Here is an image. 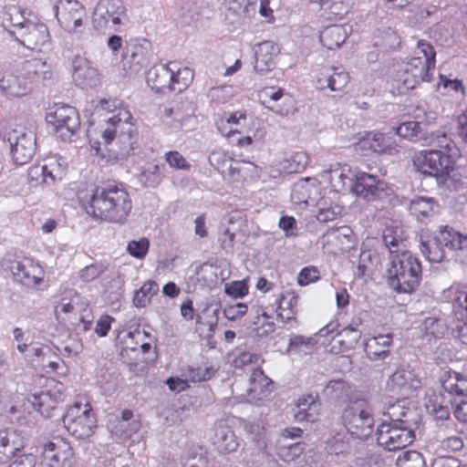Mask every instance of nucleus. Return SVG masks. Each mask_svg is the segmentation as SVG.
<instances>
[{"mask_svg": "<svg viewBox=\"0 0 467 467\" xmlns=\"http://www.w3.org/2000/svg\"><path fill=\"white\" fill-rule=\"evenodd\" d=\"M96 111L103 117L100 126L101 138L109 151L117 159H126L134 150L137 143V129L129 109L118 100L101 99Z\"/></svg>", "mask_w": 467, "mask_h": 467, "instance_id": "1", "label": "nucleus"}, {"mask_svg": "<svg viewBox=\"0 0 467 467\" xmlns=\"http://www.w3.org/2000/svg\"><path fill=\"white\" fill-rule=\"evenodd\" d=\"M192 72L188 67L178 68L177 67L174 69V80L173 85L175 87V90L182 91L192 81Z\"/></svg>", "mask_w": 467, "mask_h": 467, "instance_id": "57", "label": "nucleus"}, {"mask_svg": "<svg viewBox=\"0 0 467 467\" xmlns=\"http://www.w3.org/2000/svg\"><path fill=\"white\" fill-rule=\"evenodd\" d=\"M43 456L49 467H74L76 462L72 448L61 438L47 442Z\"/></svg>", "mask_w": 467, "mask_h": 467, "instance_id": "11", "label": "nucleus"}, {"mask_svg": "<svg viewBox=\"0 0 467 467\" xmlns=\"http://www.w3.org/2000/svg\"><path fill=\"white\" fill-rule=\"evenodd\" d=\"M397 467H426L423 455L416 451H403L396 461Z\"/></svg>", "mask_w": 467, "mask_h": 467, "instance_id": "46", "label": "nucleus"}, {"mask_svg": "<svg viewBox=\"0 0 467 467\" xmlns=\"http://www.w3.org/2000/svg\"><path fill=\"white\" fill-rule=\"evenodd\" d=\"M438 400V397L430 400L429 404H427V409L436 420H447L450 416V409L448 405H442Z\"/></svg>", "mask_w": 467, "mask_h": 467, "instance_id": "62", "label": "nucleus"}, {"mask_svg": "<svg viewBox=\"0 0 467 467\" xmlns=\"http://www.w3.org/2000/svg\"><path fill=\"white\" fill-rule=\"evenodd\" d=\"M410 413V409L405 408L400 403H396L388 409V415L390 417V421H396L404 424H411L408 420V415Z\"/></svg>", "mask_w": 467, "mask_h": 467, "instance_id": "61", "label": "nucleus"}, {"mask_svg": "<svg viewBox=\"0 0 467 467\" xmlns=\"http://www.w3.org/2000/svg\"><path fill=\"white\" fill-rule=\"evenodd\" d=\"M308 161L306 153L299 151L293 154L282 163L283 171L285 173H296L305 170Z\"/></svg>", "mask_w": 467, "mask_h": 467, "instance_id": "44", "label": "nucleus"}, {"mask_svg": "<svg viewBox=\"0 0 467 467\" xmlns=\"http://www.w3.org/2000/svg\"><path fill=\"white\" fill-rule=\"evenodd\" d=\"M49 34L45 24L29 20L25 24L16 39L26 47L35 50L40 49L48 42Z\"/></svg>", "mask_w": 467, "mask_h": 467, "instance_id": "14", "label": "nucleus"}, {"mask_svg": "<svg viewBox=\"0 0 467 467\" xmlns=\"http://www.w3.org/2000/svg\"><path fill=\"white\" fill-rule=\"evenodd\" d=\"M279 52L278 45L272 41L260 43L255 50L254 70L262 75L271 71L275 66V59Z\"/></svg>", "mask_w": 467, "mask_h": 467, "instance_id": "20", "label": "nucleus"}, {"mask_svg": "<svg viewBox=\"0 0 467 467\" xmlns=\"http://www.w3.org/2000/svg\"><path fill=\"white\" fill-rule=\"evenodd\" d=\"M456 159L442 150H425L415 157L414 165L423 174L433 176L440 183H444L455 168Z\"/></svg>", "mask_w": 467, "mask_h": 467, "instance_id": "6", "label": "nucleus"}, {"mask_svg": "<svg viewBox=\"0 0 467 467\" xmlns=\"http://www.w3.org/2000/svg\"><path fill=\"white\" fill-rule=\"evenodd\" d=\"M72 78L81 88H92L99 85V75L91 62L81 56H76L72 60Z\"/></svg>", "mask_w": 467, "mask_h": 467, "instance_id": "15", "label": "nucleus"}, {"mask_svg": "<svg viewBox=\"0 0 467 467\" xmlns=\"http://www.w3.org/2000/svg\"><path fill=\"white\" fill-rule=\"evenodd\" d=\"M254 169V164L250 161L232 160L223 176H228L233 181H239L245 179Z\"/></svg>", "mask_w": 467, "mask_h": 467, "instance_id": "40", "label": "nucleus"}, {"mask_svg": "<svg viewBox=\"0 0 467 467\" xmlns=\"http://www.w3.org/2000/svg\"><path fill=\"white\" fill-rule=\"evenodd\" d=\"M392 342V335H379L367 343V353L370 359H385L389 355L388 348Z\"/></svg>", "mask_w": 467, "mask_h": 467, "instance_id": "31", "label": "nucleus"}, {"mask_svg": "<svg viewBox=\"0 0 467 467\" xmlns=\"http://www.w3.org/2000/svg\"><path fill=\"white\" fill-rule=\"evenodd\" d=\"M420 386V379L415 371L410 367H406L398 368L389 377L386 389L391 393L407 397Z\"/></svg>", "mask_w": 467, "mask_h": 467, "instance_id": "12", "label": "nucleus"}, {"mask_svg": "<svg viewBox=\"0 0 467 467\" xmlns=\"http://www.w3.org/2000/svg\"><path fill=\"white\" fill-rule=\"evenodd\" d=\"M347 37L348 33L343 26L333 25L321 31L320 43L327 49H334L339 47Z\"/></svg>", "mask_w": 467, "mask_h": 467, "instance_id": "33", "label": "nucleus"}, {"mask_svg": "<svg viewBox=\"0 0 467 467\" xmlns=\"http://www.w3.org/2000/svg\"><path fill=\"white\" fill-rule=\"evenodd\" d=\"M11 271L18 282L28 287H35L43 281L42 267L28 259L13 263Z\"/></svg>", "mask_w": 467, "mask_h": 467, "instance_id": "18", "label": "nucleus"}, {"mask_svg": "<svg viewBox=\"0 0 467 467\" xmlns=\"http://www.w3.org/2000/svg\"><path fill=\"white\" fill-rule=\"evenodd\" d=\"M158 292V284L155 281L148 280L135 292L132 300L134 306L139 308L147 306L150 303L151 297Z\"/></svg>", "mask_w": 467, "mask_h": 467, "instance_id": "37", "label": "nucleus"}, {"mask_svg": "<svg viewBox=\"0 0 467 467\" xmlns=\"http://www.w3.org/2000/svg\"><path fill=\"white\" fill-rule=\"evenodd\" d=\"M63 424L76 439H86L94 433L97 428V419L86 398H78L68 407L63 416Z\"/></svg>", "mask_w": 467, "mask_h": 467, "instance_id": "5", "label": "nucleus"}, {"mask_svg": "<svg viewBox=\"0 0 467 467\" xmlns=\"http://www.w3.org/2000/svg\"><path fill=\"white\" fill-rule=\"evenodd\" d=\"M0 89L10 97H21L27 94L31 87L23 78L9 75L0 78Z\"/></svg>", "mask_w": 467, "mask_h": 467, "instance_id": "34", "label": "nucleus"}, {"mask_svg": "<svg viewBox=\"0 0 467 467\" xmlns=\"http://www.w3.org/2000/svg\"><path fill=\"white\" fill-rule=\"evenodd\" d=\"M320 410L321 404L317 397L309 394L298 399L294 417L298 422H316L319 419Z\"/></svg>", "mask_w": 467, "mask_h": 467, "instance_id": "22", "label": "nucleus"}, {"mask_svg": "<svg viewBox=\"0 0 467 467\" xmlns=\"http://www.w3.org/2000/svg\"><path fill=\"white\" fill-rule=\"evenodd\" d=\"M304 451V444L301 442H295L279 449V456L285 462L294 461L299 457Z\"/></svg>", "mask_w": 467, "mask_h": 467, "instance_id": "60", "label": "nucleus"}, {"mask_svg": "<svg viewBox=\"0 0 467 467\" xmlns=\"http://www.w3.org/2000/svg\"><path fill=\"white\" fill-rule=\"evenodd\" d=\"M25 70L34 81H47L54 78L53 67L41 58H34L26 62Z\"/></svg>", "mask_w": 467, "mask_h": 467, "instance_id": "30", "label": "nucleus"}, {"mask_svg": "<svg viewBox=\"0 0 467 467\" xmlns=\"http://www.w3.org/2000/svg\"><path fill=\"white\" fill-rule=\"evenodd\" d=\"M28 21L20 6L13 5L5 7L2 25L15 37Z\"/></svg>", "mask_w": 467, "mask_h": 467, "instance_id": "27", "label": "nucleus"}, {"mask_svg": "<svg viewBox=\"0 0 467 467\" xmlns=\"http://www.w3.org/2000/svg\"><path fill=\"white\" fill-rule=\"evenodd\" d=\"M464 446L461 436L453 435L442 439L440 441L439 451L446 453L457 452L462 450Z\"/></svg>", "mask_w": 467, "mask_h": 467, "instance_id": "56", "label": "nucleus"}, {"mask_svg": "<svg viewBox=\"0 0 467 467\" xmlns=\"http://www.w3.org/2000/svg\"><path fill=\"white\" fill-rule=\"evenodd\" d=\"M54 9L59 25L68 33L80 32L88 18L85 6L78 0H58Z\"/></svg>", "mask_w": 467, "mask_h": 467, "instance_id": "9", "label": "nucleus"}, {"mask_svg": "<svg viewBox=\"0 0 467 467\" xmlns=\"http://www.w3.org/2000/svg\"><path fill=\"white\" fill-rule=\"evenodd\" d=\"M430 61L420 57H412L406 69V77L403 84L406 88H413L420 81L426 80L428 70L434 67V64H429Z\"/></svg>", "mask_w": 467, "mask_h": 467, "instance_id": "23", "label": "nucleus"}, {"mask_svg": "<svg viewBox=\"0 0 467 467\" xmlns=\"http://www.w3.org/2000/svg\"><path fill=\"white\" fill-rule=\"evenodd\" d=\"M422 268L420 260L411 253L397 254L390 257L388 284L398 293H412L420 285Z\"/></svg>", "mask_w": 467, "mask_h": 467, "instance_id": "3", "label": "nucleus"}, {"mask_svg": "<svg viewBox=\"0 0 467 467\" xmlns=\"http://www.w3.org/2000/svg\"><path fill=\"white\" fill-rule=\"evenodd\" d=\"M355 326H358V323H351L332 338L334 345L331 347V351L337 352L342 349H348L358 341L360 332L358 331Z\"/></svg>", "mask_w": 467, "mask_h": 467, "instance_id": "32", "label": "nucleus"}, {"mask_svg": "<svg viewBox=\"0 0 467 467\" xmlns=\"http://www.w3.org/2000/svg\"><path fill=\"white\" fill-rule=\"evenodd\" d=\"M350 192L368 202L382 199L389 194L388 184L384 180L365 171L355 174Z\"/></svg>", "mask_w": 467, "mask_h": 467, "instance_id": "10", "label": "nucleus"}, {"mask_svg": "<svg viewBox=\"0 0 467 467\" xmlns=\"http://www.w3.org/2000/svg\"><path fill=\"white\" fill-rule=\"evenodd\" d=\"M175 63L155 66L148 71L147 82L152 89L158 92L175 90L173 85Z\"/></svg>", "mask_w": 467, "mask_h": 467, "instance_id": "19", "label": "nucleus"}, {"mask_svg": "<svg viewBox=\"0 0 467 467\" xmlns=\"http://www.w3.org/2000/svg\"><path fill=\"white\" fill-rule=\"evenodd\" d=\"M341 421L352 437L360 440L368 439L372 434L375 425L370 405L360 399L349 402L345 407Z\"/></svg>", "mask_w": 467, "mask_h": 467, "instance_id": "4", "label": "nucleus"}, {"mask_svg": "<svg viewBox=\"0 0 467 467\" xmlns=\"http://www.w3.org/2000/svg\"><path fill=\"white\" fill-rule=\"evenodd\" d=\"M359 144L362 150L369 149L377 153L392 154L399 151L395 140L380 132H368Z\"/></svg>", "mask_w": 467, "mask_h": 467, "instance_id": "21", "label": "nucleus"}, {"mask_svg": "<svg viewBox=\"0 0 467 467\" xmlns=\"http://www.w3.org/2000/svg\"><path fill=\"white\" fill-rule=\"evenodd\" d=\"M147 187H154L160 182V172L158 165H149L148 169L144 170L140 178Z\"/></svg>", "mask_w": 467, "mask_h": 467, "instance_id": "63", "label": "nucleus"}, {"mask_svg": "<svg viewBox=\"0 0 467 467\" xmlns=\"http://www.w3.org/2000/svg\"><path fill=\"white\" fill-rule=\"evenodd\" d=\"M349 82V75L344 70L331 69L330 90L341 91Z\"/></svg>", "mask_w": 467, "mask_h": 467, "instance_id": "59", "label": "nucleus"}, {"mask_svg": "<svg viewBox=\"0 0 467 467\" xmlns=\"http://www.w3.org/2000/svg\"><path fill=\"white\" fill-rule=\"evenodd\" d=\"M265 107L269 110L282 117L287 116L294 110V103L290 96H286L285 98H284L281 104L272 103L269 105H265Z\"/></svg>", "mask_w": 467, "mask_h": 467, "instance_id": "64", "label": "nucleus"}, {"mask_svg": "<svg viewBox=\"0 0 467 467\" xmlns=\"http://www.w3.org/2000/svg\"><path fill=\"white\" fill-rule=\"evenodd\" d=\"M36 141L32 134H21L11 143V152L18 164L26 163L35 154Z\"/></svg>", "mask_w": 467, "mask_h": 467, "instance_id": "26", "label": "nucleus"}, {"mask_svg": "<svg viewBox=\"0 0 467 467\" xmlns=\"http://www.w3.org/2000/svg\"><path fill=\"white\" fill-rule=\"evenodd\" d=\"M42 182L49 184L56 181L63 171V169L58 162V161L55 158H49L47 161V163L43 166H40Z\"/></svg>", "mask_w": 467, "mask_h": 467, "instance_id": "47", "label": "nucleus"}, {"mask_svg": "<svg viewBox=\"0 0 467 467\" xmlns=\"http://www.w3.org/2000/svg\"><path fill=\"white\" fill-rule=\"evenodd\" d=\"M107 266L101 262H96L85 266L78 273V277L85 283L91 282L99 278L107 271Z\"/></svg>", "mask_w": 467, "mask_h": 467, "instance_id": "54", "label": "nucleus"}, {"mask_svg": "<svg viewBox=\"0 0 467 467\" xmlns=\"http://www.w3.org/2000/svg\"><path fill=\"white\" fill-rule=\"evenodd\" d=\"M232 160L233 159L229 156V154L223 150H214L209 155V161L211 165L213 166L223 175L225 171H227Z\"/></svg>", "mask_w": 467, "mask_h": 467, "instance_id": "52", "label": "nucleus"}, {"mask_svg": "<svg viewBox=\"0 0 467 467\" xmlns=\"http://www.w3.org/2000/svg\"><path fill=\"white\" fill-rule=\"evenodd\" d=\"M410 211L418 219L428 218L438 211V204L431 197H415L410 201Z\"/></svg>", "mask_w": 467, "mask_h": 467, "instance_id": "36", "label": "nucleus"}, {"mask_svg": "<svg viewBox=\"0 0 467 467\" xmlns=\"http://www.w3.org/2000/svg\"><path fill=\"white\" fill-rule=\"evenodd\" d=\"M24 439L13 429L0 431V463L6 462L17 451L24 447Z\"/></svg>", "mask_w": 467, "mask_h": 467, "instance_id": "24", "label": "nucleus"}, {"mask_svg": "<svg viewBox=\"0 0 467 467\" xmlns=\"http://www.w3.org/2000/svg\"><path fill=\"white\" fill-rule=\"evenodd\" d=\"M298 297L295 295L281 296L278 300L277 317L285 323L296 318Z\"/></svg>", "mask_w": 467, "mask_h": 467, "instance_id": "38", "label": "nucleus"}, {"mask_svg": "<svg viewBox=\"0 0 467 467\" xmlns=\"http://www.w3.org/2000/svg\"><path fill=\"white\" fill-rule=\"evenodd\" d=\"M349 387L342 379L330 380L323 389L324 395L330 400H339L348 395Z\"/></svg>", "mask_w": 467, "mask_h": 467, "instance_id": "48", "label": "nucleus"}, {"mask_svg": "<svg viewBox=\"0 0 467 467\" xmlns=\"http://www.w3.org/2000/svg\"><path fill=\"white\" fill-rule=\"evenodd\" d=\"M446 237L442 230L435 236L420 237V251L432 263H441L445 258Z\"/></svg>", "mask_w": 467, "mask_h": 467, "instance_id": "25", "label": "nucleus"}, {"mask_svg": "<svg viewBox=\"0 0 467 467\" xmlns=\"http://www.w3.org/2000/svg\"><path fill=\"white\" fill-rule=\"evenodd\" d=\"M119 421H110L108 428L112 435L120 441H126L130 439L134 434H137L140 429V423L139 420H133L129 422L128 426L123 427L122 434L118 432Z\"/></svg>", "mask_w": 467, "mask_h": 467, "instance_id": "49", "label": "nucleus"}, {"mask_svg": "<svg viewBox=\"0 0 467 467\" xmlns=\"http://www.w3.org/2000/svg\"><path fill=\"white\" fill-rule=\"evenodd\" d=\"M317 341L313 337H306L304 336L296 335L290 338L287 352L298 355L310 354Z\"/></svg>", "mask_w": 467, "mask_h": 467, "instance_id": "41", "label": "nucleus"}, {"mask_svg": "<svg viewBox=\"0 0 467 467\" xmlns=\"http://www.w3.org/2000/svg\"><path fill=\"white\" fill-rule=\"evenodd\" d=\"M150 242L147 238L142 237L139 240H132L128 243L127 252L137 259H143L149 250Z\"/></svg>", "mask_w": 467, "mask_h": 467, "instance_id": "55", "label": "nucleus"}, {"mask_svg": "<svg viewBox=\"0 0 467 467\" xmlns=\"http://www.w3.org/2000/svg\"><path fill=\"white\" fill-rule=\"evenodd\" d=\"M131 209L132 200L127 186L122 182H106L93 192L87 213L109 223H123Z\"/></svg>", "mask_w": 467, "mask_h": 467, "instance_id": "2", "label": "nucleus"}, {"mask_svg": "<svg viewBox=\"0 0 467 467\" xmlns=\"http://www.w3.org/2000/svg\"><path fill=\"white\" fill-rule=\"evenodd\" d=\"M46 120L53 127L57 137L63 140H70L80 125L77 110L68 105L55 107L47 114Z\"/></svg>", "mask_w": 467, "mask_h": 467, "instance_id": "8", "label": "nucleus"}, {"mask_svg": "<svg viewBox=\"0 0 467 467\" xmlns=\"http://www.w3.org/2000/svg\"><path fill=\"white\" fill-rule=\"evenodd\" d=\"M140 337L139 330L129 331L124 333L122 336L118 337L119 343L121 344L120 354L125 358L129 351L139 353V343L138 338Z\"/></svg>", "mask_w": 467, "mask_h": 467, "instance_id": "45", "label": "nucleus"}, {"mask_svg": "<svg viewBox=\"0 0 467 467\" xmlns=\"http://www.w3.org/2000/svg\"><path fill=\"white\" fill-rule=\"evenodd\" d=\"M383 242L390 253V257L397 254L410 253L407 249V239L399 227H388L383 231Z\"/></svg>", "mask_w": 467, "mask_h": 467, "instance_id": "28", "label": "nucleus"}, {"mask_svg": "<svg viewBox=\"0 0 467 467\" xmlns=\"http://www.w3.org/2000/svg\"><path fill=\"white\" fill-rule=\"evenodd\" d=\"M271 379L265 375L261 368H254L250 377V386L247 389L251 400H260L268 391Z\"/></svg>", "mask_w": 467, "mask_h": 467, "instance_id": "35", "label": "nucleus"}, {"mask_svg": "<svg viewBox=\"0 0 467 467\" xmlns=\"http://www.w3.org/2000/svg\"><path fill=\"white\" fill-rule=\"evenodd\" d=\"M349 171L348 167H342L337 163L329 171H324L322 176L328 175V180L333 189L340 192L348 189L350 191V185L354 182V180L349 177Z\"/></svg>", "mask_w": 467, "mask_h": 467, "instance_id": "29", "label": "nucleus"}, {"mask_svg": "<svg viewBox=\"0 0 467 467\" xmlns=\"http://www.w3.org/2000/svg\"><path fill=\"white\" fill-rule=\"evenodd\" d=\"M213 444L223 454L236 451L240 446L238 437L225 420H217L214 424Z\"/></svg>", "mask_w": 467, "mask_h": 467, "instance_id": "16", "label": "nucleus"}, {"mask_svg": "<svg viewBox=\"0 0 467 467\" xmlns=\"http://www.w3.org/2000/svg\"><path fill=\"white\" fill-rule=\"evenodd\" d=\"M421 330L435 338L442 337L447 330V325L443 319L429 317L421 324Z\"/></svg>", "mask_w": 467, "mask_h": 467, "instance_id": "43", "label": "nucleus"}, {"mask_svg": "<svg viewBox=\"0 0 467 467\" xmlns=\"http://www.w3.org/2000/svg\"><path fill=\"white\" fill-rule=\"evenodd\" d=\"M215 370L213 367H190L188 368V378L193 382L209 380L214 375Z\"/></svg>", "mask_w": 467, "mask_h": 467, "instance_id": "58", "label": "nucleus"}, {"mask_svg": "<svg viewBox=\"0 0 467 467\" xmlns=\"http://www.w3.org/2000/svg\"><path fill=\"white\" fill-rule=\"evenodd\" d=\"M315 190L314 183H311L308 178L299 180L293 186L291 199L296 204L307 203Z\"/></svg>", "mask_w": 467, "mask_h": 467, "instance_id": "39", "label": "nucleus"}, {"mask_svg": "<svg viewBox=\"0 0 467 467\" xmlns=\"http://www.w3.org/2000/svg\"><path fill=\"white\" fill-rule=\"evenodd\" d=\"M232 356L231 362L235 368H244L248 365L257 364L260 359L258 355L239 348Z\"/></svg>", "mask_w": 467, "mask_h": 467, "instance_id": "51", "label": "nucleus"}, {"mask_svg": "<svg viewBox=\"0 0 467 467\" xmlns=\"http://www.w3.org/2000/svg\"><path fill=\"white\" fill-rule=\"evenodd\" d=\"M125 7L121 0H106L99 3L94 11V22L99 26H106L109 22L117 26L125 16Z\"/></svg>", "mask_w": 467, "mask_h": 467, "instance_id": "17", "label": "nucleus"}, {"mask_svg": "<svg viewBox=\"0 0 467 467\" xmlns=\"http://www.w3.org/2000/svg\"><path fill=\"white\" fill-rule=\"evenodd\" d=\"M378 444L389 451L402 450L415 440L412 424L396 421L382 422L376 431Z\"/></svg>", "mask_w": 467, "mask_h": 467, "instance_id": "7", "label": "nucleus"}, {"mask_svg": "<svg viewBox=\"0 0 467 467\" xmlns=\"http://www.w3.org/2000/svg\"><path fill=\"white\" fill-rule=\"evenodd\" d=\"M62 394L59 390L52 392L51 390H40L27 396L26 400L24 402L25 410L28 413L33 409L39 412L42 416L48 418L51 416V411L56 409L57 404L62 400Z\"/></svg>", "mask_w": 467, "mask_h": 467, "instance_id": "13", "label": "nucleus"}, {"mask_svg": "<svg viewBox=\"0 0 467 467\" xmlns=\"http://www.w3.org/2000/svg\"><path fill=\"white\" fill-rule=\"evenodd\" d=\"M431 145L434 150H442L444 153H450L455 157L459 156V149L456 143L443 131L438 130L432 135Z\"/></svg>", "mask_w": 467, "mask_h": 467, "instance_id": "42", "label": "nucleus"}, {"mask_svg": "<svg viewBox=\"0 0 467 467\" xmlns=\"http://www.w3.org/2000/svg\"><path fill=\"white\" fill-rule=\"evenodd\" d=\"M422 131L421 122L419 120L406 121L395 129V133L400 137L413 140Z\"/></svg>", "mask_w": 467, "mask_h": 467, "instance_id": "53", "label": "nucleus"}, {"mask_svg": "<svg viewBox=\"0 0 467 467\" xmlns=\"http://www.w3.org/2000/svg\"><path fill=\"white\" fill-rule=\"evenodd\" d=\"M443 236L446 237V247L455 250L467 249V235H463L459 232L445 227Z\"/></svg>", "mask_w": 467, "mask_h": 467, "instance_id": "50", "label": "nucleus"}]
</instances>
